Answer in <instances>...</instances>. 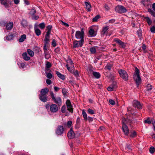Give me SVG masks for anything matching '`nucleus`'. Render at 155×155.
Returning a JSON list of instances; mask_svg holds the SVG:
<instances>
[{
  "label": "nucleus",
  "instance_id": "f257e3e1",
  "mask_svg": "<svg viewBox=\"0 0 155 155\" xmlns=\"http://www.w3.org/2000/svg\"><path fill=\"white\" fill-rule=\"evenodd\" d=\"M135 74L134 75V79L137 87H138L141 83V80L139 74V70L137 68H135Z\"/></svg>",
  "mask_w": 155,
  "mask_h": 155
},
{
  "label": "nucleus",
  "instance_id": "f03ea898",
  "mask_svg": "<svg viewBox=\"0 0 155 155\" xmlns=\"http://www.w3.org/2000/svg\"><path fill=\"white\" fill-rule=\"evenodd\" d=\"M45 107L47 110L49 109L50 111L53 113H56L58 110V106L54 104H51L50 105L49 104H47Z\"/></svg>",
  "mask_w": 155,
  "mask_h": 155
},
{
  "label": "nucleus",
  "instance_id": "7ed1b4c3",
  "mask_svg": "<svg viewBox=\"0 0 155 155\" xmlns=\"http://www.w3.org/2000/svg\"><path fill=\"white\" fill-rule=\"evenodd\" d=\"M75 38L84 41V32L83 29L81 31H77L75 33Z\"/></svg>",
  "mask_w": 155,
  "mask_h": 155
},
{
  "label": "nucleus",
  "instance_id": "20e7f679",
  "mask_svg": "<svg viewBox=\"0 0 155 155\" xmlns=\"http://www.w3.org/2000/svg\"><path fill=\"white\" fill-rule=\"evenodd\" d=\"M50 93L52 98V100L54 102L57 104L58 105H60L61 104V100L60 97H55L52 91H50Z\"/></svg>",
  "mask_w": 155,
  "mask_h": 155
},
{
  "label": "nucleus",
  "instance_id": "39448f33",
  "mask_svg": "<svg viewBox=\"0 0 155 155\" xmlns=\"http://www.w3.org/2000/svg\"><path fill=\"white\" fill-rule=\"evenodd\" d=\"M118 72L121 78H122L125 81L128 80V75L125 71L120 69L118 70Z\"/></svg>",
  "mask_w": 155,
  "mask_h": 155
},
{
  "label": "nucleus",
  "instance_id": "423d86ee",
  "mask_svg": "<svg viewBox=\"0 0 155 155\" xmlns=\"http://www.w3.org/2000/svg\"><path fill=\"white\" fill-rule=\"evenodd\" d=\"M123 123L122 124V127L123 130L126 135H128L129 133V129L127 126L126 125L125 122V118H122Z\"/></svg>",
  "mask_w": 155,
  "mask_h": 155
},
{
  "label": "nucleus",
  "instance_id": "0eeeda50",
  "mask_svg": "<svg viewBox=\"0 0 155 155\" xmlns=\"http://www.w3.org/2000/svg\"><path fill=\"white\" fill-rule=\"evenodd\" d=\"M67 64L66 67L68 70L71 71L74 69V67L72 60L70 59H68L67 61Z\"/></svg>",
  "mask_w": 155,
  "mask_h": 155
},
{
  "label": "nucleus",
  "instance_id": "6e6552de",
  "mask_svg": "<svg viewBox=\"0 0 155 155\" xmlns=\"http://www.w3.org/2000/svg\"><path fill=\"white\" fill-rule=\"evenodd\" d=\"M84 42L80 40L79 41L77 40L74 41L73 43V48H76L81 47L84 43Z\"/></svg>",
  "mask_w": 155,
  "mask_h": 155
},
{
  "label": "nucleus",
  "instance_id": "1a4fd4ad",
  "mask_svg": "<svg viewBox=\"0 0 155 155\" xmlns=\"http://www.w3.org/2000/svg\"><path fill=\"white\" fill-rule=\"evenodd\" d=\"M115 11L120 13L125 12L127 11L126 8L121 5H118L115 8Z\"/></svg>",
  "mask_w": 155,
  "mask_h": 155
},
{
  "label": "nucleus",
  "instance_id": "9d476101",
  "mask_svg": "<svg viewBox=\"0 0 155 155\" xmlns=\"http://www.w3.org/2000/svg\"><path fill=\"white\" fill-rule=\"evenodd\" d=\"M64 128L63 126L59 125L58 126L55 133L58 135H61L64 133Z\"/></svg>",
  "mask_w": 155,
  "mask_h": 155
},
{
  "label": "nucleus",
  "instance_id": "9b49d317",
  "mask_svg": "<svg viewBox=\"0 0 155 155\" xmlns=\"http://www.w3.org/2000/svg\"><path fill=\"white\" fill-rule=\"evenodd\" d=\"M0 3L6 8H8L10 7L11 2L10 0H0Z\"/></svg>",
  "mask_w": 155,
  "mask_h": 155
},
{
  "label": "nucleus",
  "instance_id": "f8f14e48",
  "mask_svg": "<svg viewBox=\"0 0 155 155\" xmlns=\"http://www.w3.org/2000/svg\"><path fill=\"white\" fill-rule=\"evenodd\" d=\"M67 110L71 113H73V109L71 105L70 101L69 100H67L66 102Z\"/></svg>",
  "mask_w": 155,
  "mask_h": 155
},
{
  "label": "nucleus",
  "instance_id": "ddd939ff",
  "mask_svg": "<svg viewBox=\"0 0 155 155\" xmlns=\"http://www.w3.org/2000/svg\"><path fill=\"white\" fill-rule=\"evenodd\" d=\"M114 41L117 43L120 48H124L126 46L124 42L117 38L114 39Z\"/></svg>",
  "mask_w": 155,
  "mask_h": 155
},
{
  "label": "nucleus",
  "instance_id": "4468645a",
  "mask_svg": "<svg viewBox=\"0 0 155 155\" xmlns=\"http://www.w3.org/2000/svg\"><path fill=\"white\" fill-rule=\"evenodd\" d=\"M133 105L134 107L140 109L142 108V104L137 100H135L133 101Z\"/></svg>",
  "mask_w": 155,
  "mask_h": 155
},
{
  "label": "nucleus",
  "instance_id": "2eb2a0df",
  "mask_svg": "<svg viewBox=\"0 0 155 155\" xmlns=\"http://www.w3.org/2000/svg\"><path fill=\"white\" fill-rule=\"evenodd\" d=\"M15 36V35L14 33H9L8 35L4 37V40L5 41H11V40H12Z\"/></svg>",
  "mask_w": 155,
  "mask_h": 155
},
{
  "label": "nucleus",
  "instance_id": "dca6fc26",
  "mask_svg": "<svg viewBox=\"0 0 155 155\" xmlns=\"http://www.w3.org/2000/svg\"><path fill=\"white\" fill-rule=\"evenodd\" d=\"M39 97L40 100L44 102H45L48 101V97L47 95H42L40 94Z\"/></svg>",
  "mask_w": 155,
  "mask_h": 155
},
{
  "label": "nucleus",
  "instance_id": "f3484780",
  "mask_svg": "<svg viewBox=\"0 0 155 155\" xmlns=\"http://www.w3.org/2000/svg\"><path fill=\"white\" fill-rule=\"evenodd\" d=\"M68 137L70 139L73 138L75 137L74 133L71 128L68 133Z\"/></svg>",
  "mask_w": 155,
  "mask_h": 155
},
{
  "label": "nucleus",
  "instance_id": "a211bd4d",
  "mask_svg": "<svg viewBox=\"0 0 155 155\" xmlns=\"http://www.w3.org/2000/svg\"><path fill=\"white\" fill-rule=\"evenodd\" d=\"M13 24L12 22H10L8 23L6 25V28L7 30H10L13 28Z\"/></svg>",
  "mask_w": 155,
  "mask_h": 155
},
{
  "label": "nucleus",
  "instance_id": "6ab92c4d",
  "mask_svg": "<svg viewBox=\"0 0 155 155\" xmlns=\"http://www.w3.org/2000/svg\"><path fill=\"white\" fill-rule=\"evenodd\" d=\"M49 91V89L47 88H45L44 89H42L40 91V94L42 95H47V94Z\"/></svg>",
  "mask_w": 155,
  "mask_h": 155
},
{
  "label": "nucleus",
  "instance_id": "aec40b11",
  "mask_svg": "<svg viewBox=\"0 0 155 155\" xmlns=\"http://www.w3.org/2000/svg\"><path fill=\"white\" fill-rule=\"evenodd\" d=\"M23 59L25 61H28L30 59V57L28 56L27 53L24 52L22 54Z\"/></svg>",
  "mask_w": 155,
  "mask_h": 155
},
{
  "label": "nucleus",
  "instance_id": "412c9836",
  "mask_svg": "<svg viewBox=\"0 0 155 155\" xmlns=\"http://www.w3.org/2000/svg\"><path fill=\"white\" fill-rule=\"evenodd\" d=\"M85 7L88 11H90L91 10V6L89 2H84Z\"/></svg>",
  "mask_w": 155,
  "mask_h": 155
},
{
  "label": "nucleus",
  "instance_id": "4be33fe9",
  "mask_svg": "<svg viewBox=\"0 0 155 155\" xmlns=\"http://www.w3.org/2000/svg\"><path fill=\"white\" fill-rule=\"evenodd\" d=\"M51 66V64L50 62L47 61L46 64L45 72H46V71H50V70L49 69V68Z\"/></svg>",
  "mask_w": 155,
  "mask_h": 155
},
{
  "label": "nucleus",
  "instance_id": "5701e85b",
  "mask_svg": "<svg viewBox=\"0 0 155 155\" xmlns=\"http://www.w3.org/2000/svg\"><path fill=\"white\" fill-rule=\"evenodd\" d=\"M26 36L25 35H21L19 39V41L20 42H23L26 39Z\"/></svg>",
  "mask_w": 155,
  "mask_h": 155
},
{
  "label": "nucleus",
  "instance_id": "b1692460",
  "mask_svg": "<svg viewBox=\"0 0 155 155\" xmlns=\"http://www.w3.org/2000/svg\"><path fill=\"white\" fill-rule=\"evenodd\" d=\"M89 33L90 37H94L96 34L93 29H91L89 31Z\"/></svg>",
  "mask_w": 155,
  "mask_h": 155
},
{
  "label": "nucleus",
  "instance_id": "393cba45",
  "mask_svg": "<svg viewBox=\"0 0 155 155\" xmlns=\"http://www.w3.org/2000/svg\"><path fill=\"white\" fill-rule=\"evenodd\" d=\"M56 74L61 79L64 80L65 79V76L63 74H61L59 72L56 71Z\"/></svg>",
  "mask_w": 155,
  "mask_h": 155
},
{
  "label": "nucleus",
  "instance_id": "a878e982",
  "mask_svg": "<svg viewBox=\"0 0 155 155\" xmlns=\"http://www.w3.org/2000/svg\"><path fill=\"white\" fill-rule=\"evenodd\" d=\"M92 74L93 76L96 78H99L101 77V75L99 72H93Z\"/></svg>",
  "mask_w": 155,
  "mask_h": 155
},
{
  "label": "nucleus",
  "instance_id": "bb28decb",
  "mask_svg": "<svg viewBox=\"0 0 155 155\" xmlns=\"http://www.w3.org/2000/svg\"><path fill=\"white\" fill-rule=\"evenodd\" d=\"M144 19L149 25H150L152 23V20L148 17H145Z\"/></svg>",
  "mask_w": 155,
  "mask_h": 155
},
{
  "label": "nucleus",
  "instance_id": "cd10ccee",
  "mask_svg": "<svg viewBox=\"0 0 155 155\" xmlns=\"http://www.w3.org/2000/svg\"><path fill=\"white\" fill-rule=\"evenodd\" d=\"M49 35H48V34H46L44 39L45 44H48V42L49 41Z\"/></svg>",
  "mask_w": 155,
  "mask_h": 155
},
{
  "label": "nucleus",
  "instance_id": "c85d7f7f",
  "mask_svg": "<svg viewBox=\"0 0 155 155\" xmlns=\"http://www.w3.org/2000/svg\"><path fill=\"white\" fill-rule=\"evenodd\" d=\"M52 26L51 25H49L47 27V31L46 34L48 35H50L51 32V30L52 29Z\"/></svg>",
  "mask_w": 155,
  "mask_h": 155
},
{
  "label": "nucleus",
  "instance_id": "c756f323",
  "mask_svg": "<svg viewBox=\"0 0 155 155\" xmlns=\"http://www.w3.org/2000/svg\"><path fill=\"white\" fill-rule=\"evenodd\" d=\"M35 32L37 36H39L41 35V31L40 30L36 27L34 28Z\"/></svg>",
  "mask_w": 155,
  "mask_h": 155
},
{
  "label": "nucleus",
  "instance_id": "7c9ffc66",
  "mask_svg": "<svg viewBox=\"0 0 155 155\" xmlns=\"http://www.w3.org/2000/svg\"><path fill=\"white\" fill-rule=\"evenodd\" d=\"M112 67V64H108L105 66L104 69H105L106 70H108V71H110L111 70Z\"/></svg>",
  "mask_w": 155,
  "mask_h": 155
},
{
  "label": "nucleus",
  "instance_id": "2f4dec72",
  "mask_svg": "<svg viewBox=\"0 0 155 155\" xmlns=\"http://www.w3.org/2000/svg\"><path fill=\"white\" fill-rule=\"evenodd\" d=\"M148 10V12H149L151 15L155 17V10H153L150 8H149Z\"/></svg>",
  "mask_w": 155,
  "mask_h": 155
},
{
  "label": "nucleus",
  "instance_id": "473e14b6",
  "mask_svg": "<svg viewBox=\"0 0 155 155\" xmlns=\"http://www.w3.org/2000/svg\"><path fill=\"white\" fill-rule=\"evenodd\" d=\"M82 115L84 118V119L85 120L87 121V115L86 113L85 112V111L83 110L82 111Z\"/></svg>",
  "mask_w": 155,
  "mask_h": 155
},
{
  "label": "nucleus",
  "instance_id": "72a5a7b5",
  "mask_svg": "<svg viewBox=\"0 0 155 155\" xmlns=\"http://www.w3.org/2000/svg\"><path fill=\"white\" fill-rule=\"evenodd\" d=\"M108 29V27H105L103 28L102 31L101 33L103 35H104L107 32V30Z\"/></svg>",
  "mask_w": 155,
  "mask_h": 155
},
{
  "label": "nucleus",
  "instance_id": "f704fd0d",
  "mask_svg": "<svg viewBox=\"0 0 155 155\" xmlns=\"http://www.w3.org/2000/svg\"><path fill=\"white\" fill-rule=\"evenodd\" d=\"M27 52H28V54L31 57H33L34 55V52L31 50L30 49H28L27 50Z\"/></svg>",
  "mask_w": 155,
  "mask_h": 155
},
{
  "label": "nucleus",
  "instance_id": "c9c22d12",
  "mask_svg": "<svg viewBox=\"0 0 155 155\" xmlns=\"http://www.w3.org/2000/svg\"><path fill=\"white\" fill-rule=\"evenodd\" d=\"M44 54H45V58L46 59H48L51 58V55L48 51L44 52Z\"/></svg>",
  "mask_w": 155,
  "mask_h": 155
},
{
  "label": "nucleus",
  "instance_id": "e433bc0d",
  "mask_svg": "<svg viewBox=\"0 0 155 155\" xmlns=\"http://www.w3.org/2000/svg\"><path fill=\"white\" fill-rule=\"evenodd\" d=\"M21 25L24 27H26L27 26V21L25 20H22L21 22Z\"/></svg>",
  "mask_w": 155,
  "mask_h": 155
},
{
  "label": "nucleus",
  "instance_id": "4c0bfd02",
  "mask_svg": "<svg viewBox=\"0 0 155 155\" xmlns=\"http://www.w3.org/2000/svg\"><path fill=\"white\" fill-rule=\"evenodd\" d=\"M100 18V16L99 15H97L92 19V21L93 22H97Z\"/></svg>",
  "mask_w": 155,
  "mask_h": 155
},
{
  "label": "nucleus",
  "instance_id": "58836bf2",
  "mask_svg": "<svg viewBox=\"0 0 155 155\" xmlns=\"http://www.w3.org/2000/svg\"><path fill=\"white\" fill-rule=\"evenodd\" d=\"M150 30L151 31V32L152 33H155V26H151L150 27Z\"/></svg>",
  "mask_w": 155,
  "mask_h": 155
},
{
  "label": "nucleus",
  "instance_id": "ea45409f",
  "mask_svg": "<svg viewBox=\"0 0 155 155\" xmlns=\"http://www.w3.org/2000/svg\"><path fill=\"white\" fill-rule=\"evenodd\" d=\"M36 10L34 8H32L30 12V14L32 15H34L36 13Z\"/></svg>",
  "mask_w": 155,
  "mask_h": 155
},
{
  "label": "nucleus",
  "instance_id": "a19ab883",
  "mask_svg": "<svg viewBox=\"0 0 155 155\" xmlns=\"http://www.w3.org/2000/svg\"><path fill=\"white\" fill-rule=\"evenodd\" d=\"M61 111L62 113H65L66 112V107L65 105L61 107Z\"/></svg>",
  "mask_w": 155,
  "mask_h": 155
},
{
  "label": "nucleus",
  "instance_id": "79ce46f5",
  "mask_svg": "<svg viewBox=\"0 0 155 155\" xmlns=\"http://www.w3.org/2000/svg\"><path fill=\"white\" fill-rule=\"evenodd\" d=\"M137 134L136 132L134 131L131 133V134L130 135V137H135L136 136Z\"/></svg>",
  "mask_w": 155,
  "mask_h": 155
},
{
  "label": "nucleus",
  "instance_id": "37998d69",
  "mask_svg": "<svg viewBox=\"0 0 155 155\" xmlns=\"http://www.w3.org/2000/svg\"><path fill=\"white\" fill-rule=\"evenodd\" d=\"M47 71H46V72H45L47 75V77L49 79H51L52 77V74L50 73H47Z\"/></svg>",
  "mask_w": 155,
  "mask_h": 155
},
{
  "label": "nucleus",
  "instance_id": "c03bdc74",
  "mask_svg": "<svg viewBox=\"0 0 155 155\" xmlns=\"http://www.w3.org/2000/svg\"><path fill=\"white\" fill-rule=\"evenodd\" d=\"M90 51L93 54H94L96 52V50L94 47H92L90 48Z\"/></svg>",
  "mask_w": 155,
  "mask_h": 155
},
{
  "label": "nucleus",
  "instance_id": "a18cd8bd",
  "mask_svg": "<svg viewBox=\"0 0 155 155\" xmlns=\"http://www.w3.org/2000/svg\"><path fill=\"white\" fill-rule=\"evenodd\" d=\"M155 148L153 147H151L149 150L150 152L151 153H153L155 151Z\"/></svg>",
  "mask_w": 155,
  "mask_h": 155
},
{
  "label": "nucleus",
  "instance_id": "49530a36",
  "mask_svg": "<svg viewBox=\"0 0 155 155\" xmlns=\"http://www.w3.org/2000/svg\"><path fill=\"white\" fill-rule=\"evenodd\" d=\"M87 112L88 113L91 114H94V111L93 110L90 108L88 109Z\"/></svg>",
  "mask_w": 155,
  "mask_h": 155
},
{
  "label": "nucleus",
  "instance_id": "de8ad7c7",
  "mask_svg": "<svg viewBox=\"0 0 155 155\" xmlns=\"http://www.w3.org/2000/svg\"><path fill=\"white\" fill-rule=\"evenodd\" d=\"M114 88L113 86L111 85L107 87V90L109 91H111L114 90Z\"/></svg>",
  "mask_w": 155,
  "mask_h": 155
},
{
  "label": "nucleus",
  "instance_id": "09e8293b",
  "mask_svg": "<svg viewBox=\"0 0 155 155\" xmlns=\"http://www.w3.org/2000/svg\"><path fill=\"white\" fill-rule=\"evenodd\" d=\"M48 44H45L44 47H43V50L44 52H46L48 51L47 50V45Z\"/></svg>",
  "mask_w": 155,
  "mask_h": 155
},
{
  "label": "nucleus",
  "instance_id": "8fccbe9b",
  "mask_svg": "<svg viewBox=\"0 0 155 155\" xmlns=\"http://www.w3.org/2000/svg\"><path fill=\"white\" fill-rule=\"evenodd\" d=\"M146 90L147 91H149L152 89V86L150 84H148L146 87Z\"/></svg>",
  "mask_w": 155,
  "mask_h": 155
},
{
  "label": "nucleus",
  "instance_id": "3c124183",
  "mask_svg": "<svg viewBox=\"0 0 155 155\" xmlns=\"http://www.w3.org/2000/svg\"><path fill=\"white\" fill-rule=\"evenodd\" d=\"M5 24L6 22L4 20L0 21V25L1 26H5Z\"/></svg>",
  "mask_w": 155,
  "mask_h": 155
},
{
  "label": "nucleus",
  "instance_id": "603ef678",
  "mask_svg": "<svg viewBox=\"0 0 155 155\" xmlns=\"http://www.w3.org/2000/svg\"><path fill=\"white\" fill-rule=\"evenodd\" d=\"M39 26L41 29H43L45 27V24L44 23H41L39 24Z\"/></svg>",
  "mask_w": 155,
  "mask_h": 155
},
{
  "label": "nucleus",
  "instance_id": "864d4df0",
  "mask_svg": "<svg viewBox=\"0 0 155 155\" xmlns=\"http://www.w3.org/2000/svg\"><path fill=\"white\" fill-rule=\"evenodd\" d=\"M109 102L110 104L112 105H114L115 104V101L111 99H110L109 100Z\"/></svg>",
  "mask_w": 155,
  "mask_h": 155
},
{
  "label": "nucleus",
  "instance_id": "5fc2aeb1",
  "mask_svg": "<svg viewBox=\"0 0 155 155\" xmlns=\"http://www.w3.org/2000/svg\"><path fill=\"white\" fill-rule=\"evenodd\" d=\"M52 45L54 47H55L57 45L56 43V41L54 39H53L52 40Z\"/></svg>",
  "mask_w": 155,
  "mask_h": 155
},
{
  "label": "nucleus",
  "instance_id": "6e6d98bb",
  "mask_svg": "<svg viewBox=\"0 0 155 155\" xmlns=\"http://www.w3.org/2000/svg\"><path fill=\"white\" fill-rule=\"evenodd\" d=\"M20 68H24L25 66V64L23 63H19V65Z\"/></svg>",
  "mask_w": 155,
  "mask_h": 155
},
{
  "label": "nucleus",
  "instance_id": "4d7b16f0",
  "mask_svg": "<svg viewBox=\"0 0 155 155\" xmlns=\"http://www.w3.org/2000/svg\"><path fill=\"white\" fill-rule=\"evenodd\" d=\"M104 8L106 10L108 11L110 9V8L108 5L105 4L104 6Z\"/></svg>",
  "mask_w": 155,
  "mask_h": 155
},
{
  "label": "nucleus",
  "instance_id": "13d9d810",
  "mask_svg": "<svg viewBox=\"0 0 155 155\" xmlns=\"http://www.w3.org/2000/svg\"><path fill=\"white\" fill-rule=\"evenodd\" d=\"M74 75L75 76V77L77 78H78V77L79 76L78 73V71H75V72H74Z\"/></svg>",
  "mask_w": 155,
  "mask_h": 155
},
{
  "label": "nucleus",
  "instance_id": "bf43d9fd",
  "mask_svg": "<svg viewBox=\"0 0 155 155\" xmlns=\"http://www.w3.org/2000/svg\"><path fill=\"white\" fill-rule=\"evenodd\" d=\"M61 22L62 23V25H64L65 26L68 27L69 26V25L67 23L64 22L62 21H61Z\"/></svg>",
  "mask_w": 155,
  "mask_h": 155
},
{
  "label": "nucleus",
  "instance_id": "052dcab7",
  "mask_svg": "<svg viewBox=\"0 0 155 155\" xmlns=\"http://www.w3.org/2000/svg\"><path fill=\"white\" fill-rule=\"evenodd\" d=\"M81 122V120L79 117H78L77 119L76 123L77 124H80Z\"/></svg>",
  "mask_w": 155,
  "mask_h": 155
},
{
  "label": "nucleus",
  "instance_id": "680f3d73",
  "mask_svg": "<svg viewBox=\"0 0 155 155\" xmlns=\"http://www.w3.org/2000/svg\"><path fill=\"white\" fill-rule=\"evenodd\" d=\"M131 147L130 145H127L126 148V149L128 150H131Z\"/></svg>",
  "mask_w": 155,
  "mask_h": 155
},
{
  "label": "nucleus",
  "instance_id": "e2e57ef3",
  "mask_svg": "<svg viewBox=\"0 0 155 155\" xmlns=\"http://www.w3.org/2000/svg\"><path fill=\"white\" fill-rule=\"evenodd\" d=\"M72 124V122L71 121H69L67 122V126L70 127V126Z\"/></svg>",
  "mask_w": 155,
  "mask_h": 155
},
{
  "label": "nucleus",
  "instance_id": "0e129e2a",
  "mask_svg": "<svg viewBox=\"0 0 155 155\" xmlns=\"http://www.w3.org/2000/svg\"><path fill=\"white\" fill-rule=\"evenodd\" d=\"M46 82L47 84L50 85L51 84V81L49 79H47L46 80Z\"/></svg>",
  "mask_w": 155,
  "mask_h": 155
},
{
  "label": "nucleus",
  "instance_id": "69168bd1",
  "mask_svg": "<svg viewBox=\"0 0 155 155\" xmlns=\"http://www.w3.org/2000/svg\"><path fill=\"white\" fill-rule=\"evenodd\" d=\"M144 122L146 123H147L148 124H150L151 123V121L149 119H147L146 120H145L144 121Z\"/></svg>",
  "mask_w": 155,
  "mask_h": 155
},
{
  "label": "nucleus",
  "instance_id": "338daca9",
  "mask_svg": "<svg viewBox=\"0 0 155 155\" xmlns=\"http://www.w3.org/2000/svg\"><path fill=\"white\" fill-rule=\"evenodd\" d=\"M39 18V16H38L34 15L32 17V18L33 19L37 20Z\"/></svg>",
  "mask_w": 155,
  "mask_h": 155
},
{
  "label": "nucleus",
  "instance_id": "774afa93",
  "mask_svg": "<svg viewBox=\"0 0 155 155\" xmlns=\"http://www.w3.org/2000/svg\"><path fill=\"white\" fill-rule=\"evenodd\" d=\"M54 91L56 92H57L59 90V89H60V88H59V87H55V86H54Z\"/></svg>",
  "mask_w": 155,
  "mask_h": 155
}]
</instances>
